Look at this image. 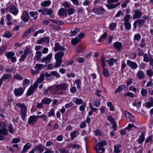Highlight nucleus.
Masks as SVG:
<instances>
[{"label":"nucleus","mask_w":153,"mask_h":153,"mask_svg":"<svg viewBox=\"0 0 153 153\" xmlns=\"http://www.w3.org/2000/svg\"><path fill=\"white\" fill-rule=\"evenodd\" d=\"M58 14L60 16H67L66 9L64 8H61L58 11Z\"/></svg>","instance_id":"412c9836"},{"label":"nucleus","mask_w":153,"mask_h":153,"mask_svg":"<svg viewBox=\"0 0 153 153\" xmlns=\"http://www.w3.org/2000/svg\"><path fill=\"white\" fill-rule=\"evenodd\" d=\"M34 30L33 27H30L28 30H26L24 33L22 37L24 38L27 37L30 33L33 32Z\"/></svg>","instance_id":"393cba45"},{"label":"nucleus","mask_w":153,"mask_h":153,"mask_svg":"<svg viewBox=\"0 0 153 153\" xmlns=\"http://www.w3.org/2000/svg\"><path fill=\"white\" fill-rule=\"evenodd\" d=\"M56 61L55 62V64L54 66V68H57L59 67L62 62V59H56Z\"/></svg>","instance_id":"4c0bfd02"},{"label":"nucleus","mask_w":153,"mask_h":153,"mask_svg":"<svg viewBox=\"0 0 153 153\" xmlns=\"http://www.w3.org/2000/svg\"><path fill=\"white\" fill-rule=\"evenodd\" d=\"M80 30L78 28H75L74 29L71 30V32L72 35H70L69 36H72L76 35L80 31Z\"/></svg>","instance_id":"2f4dec72"},{"label":"nucleus","mask_w":153,"mask_h":153,"mask_svg":"<svg viewBox=\"0 0 153 153\" xmlns=\"http://www.w3.org/2000/svg\"><path fill=\"white\" fill-rule=\"evenodd\" d=\"M42 56L41 52L40 51H37L36 53V56L34 57L35 60H37L39 61L40 60V58Z\"/></svg>","instance_id":"e433bc0d"},{"label":"nucleus","mask_w":153,"mask_h":153,"mask_svg":"<svg viewBox=\"0 0 153 153\" xmlns=\"http://www.w3.org/2000/svg\"><path fill=\"white\" fill-rule=\"evenodd\" d=\"M30 83L29 80L26 79L24 80L23 82L22 85L23 86L26 87L29 85Z\"/></svg>","instance_id":"864d4df0"},{"label":"nucleus","mask_w":153,"mask_h":153,"mask_svg":"<svg viewBox=\"0 0 153 153\" xmlns=\"http://www.w3.org/2000/svg\"><path fill=\"white\" fill-rule=\"evenodd\" d=\"M55 88L56 89L58 90L65 91L67 89L68 86L65 83H62L56 85Z\"/></svg>","instance_id":"6e6552de"},{"label":"nucleus","mask_w":153,"mask_h":153,"mask_svg":"<svg viewBox=\"0 0 153 153\" xmlns=\"http://www.w3.org/2000/svg\"><path fill=\"white\" fill-rule=\"evenodd\" d=\"M92 11L97 14H101L105 12L104 9L102 7H100L98 8H94L92 9Z\"/></svg>","instance_id":"f8f14e48"},{"label":"nucleus","mask_w":153,"mask_h":153,"mask_svg":"<svg viewBox=\"0 0 153 153\" xmlns=\"http://www.w3.org/2000/svg\"><path fill=\"white\" fill-rule=\"evenodd\" d=\"M60 153H69V151L64 148H61L59 149Z\"/></svg>","instance_id":"774afa93"},{"label":"nucleus","mask_w":153,"mask_h":153,"mask_svg":"<svg viewBox=\"0 0 153 153\" xmlns=\"http://www.w3.org/2000/svg\"><path fill=\"white\" fill-rule=\"evenodd\" d=\"M69 147L72 149H74L76 148L77 149H79L80 148V146L78 144H72L69 146Z\"/></svg>","instance_id":"c03bdc74"},{"label":"nucleus","mask_w":153,"mask_h":153,"mask_svg":"<svg viewBox=\"0 0 153 153\" xmlns=\"http://www.w3.org/2000/svg\"><path fill=\"white\" fill-rule=\"evenodd\" d=\"M126 88L125 85H123L119 86L114 91V93L116 94L117 93L122 91H123Z\"/></svg>","instance_id":"bb28decb"},{"label":"nucleus","mask_w":153,"mask_h":153,"mask_svg":"<svg viewBox=\"0 0 153 153\" xmlns=\"http://www.w3.org/2000/svg\"><path fill=\"white\" fill-rule=\"evenodd\" d=\"M141 95L143 97H145L147 95V91L146 89L142 88L141 91Z\"/></svg>","instance_id":"37998d69"},{"label":"nucleus","mask_w":153,"mask_h":153,"mask_svg":"<svg viewBox=\"0 0 153 153\" xmlns=\"http://www.w3.org/2000/svg\"><path fill=\"white\" fill-rule=\"evenodd\" d=\"M125 96H127L130 97H134V95L132 93L128 92L125 94Z\"/></svg>","instance_id":"338daca9"},{"label":"nucleus","mask_w":153,"mask_h":153,"mask_svg":"<svg viewBox=\"0 0 153 153\" xmlns=\"http://www.w3.org/2000/svg\"><path fill=\"white\" fill-rule=\"evenodd\" d=\"M144 133L142 132L140 135L139 138L137 140V142L139 144L142 143L145 140V137L144 136Z\"/></svg>","instance_id":"c85d7f7f"},{"label":"nucleus","mask_w":153,"mask_h":153,"mask_svg":"<svg viewBox=\"0 0 153 153\" xmlns=\"http://www.w3.org/2000/svg\"><path fill=\"white\" fill-rule=\"evenodd\" d=\"M38 87V85L34 83L33 85L31 86L28 89L26 94V96H28L33 94L35 90Z\"/></svg>","instance_id":"39448f33"},{"label":"nucleus","mask_w":153,"mask_h":153,"mask_svg":"<svg viewBox=\"0 0 153 153\" xmlns=\"http://www.w3.org/2000/svg\"><path fill=\"white\" fill-rule=\"evenodd\" d=\"M49 41V38L48 37H44L37 41L38 44H42L43 43H48Z\"/></svg>","instance_id":"a211bd4d"},{"label":"nucleus","mask_w":153,"mask_h":153,"mask_svg":"<svg viewBox=\"0 0 153 153\" xmlns=\"http://www.w3.org/2000/svg\"><path fill=\"white\" fill-rule=\"evenodd\" d=\"M102 73V74L106 77H108L109 76V74L108 71L105 68H103Z\"/></svg>","instance_id":"09e8293b"},{"label":"nucleus","mask_w":153,"mask_h":153,"mask_svg":"<svg viewBox=\"0 0 153 153\" xmlns=\"http://www.w3.org/2000/svg\"><path fill=\"white\" fill-rule=\"evenodd\" d=\"M50 73L51 74V76H55L57 78H59L60 77V74L56 71H51Z\"/></svg>","instance_id":"603ef678"},{"label":"nucleus","mask_w":153,"mask_h":153,"mask_svg":"<svg viewBox=\"0 0 153 153\" xmlns=\"http://www.w3.org/2000/svg\"><path fill=\"white\" fill-rule=\"evenodd\" d=\"M13 78L14 79L19 80H22L23 78L22 76H20L19 74H17L13 76Z\"/></svg>","instance_id":"6e6d98bb"},{"label":"nucleus","mask_w":153,"mask_h":153,"mask_svg":"<svg viewBox=\"0 0 153 153\" xmlns=\"http://www.w3.org/2000/svg\"><path fill=\"white\" fill-rule=\"evenodd\" d=\"M46 65V64L44 65L43 64H36L34 67L35 70H34L32 69L31 70L32 74L34 75L39 73L40 70L45 68Z\"/></svg>","instance_id":"20e7f679"},{"label":"nucleus","mask_w":153,"mask_h":153,"mask_svg":"<svg viewBox=\"0 0 153 153\" xmlns=\"http://www.w3.org/2000/svg\"><path fill=\"white\" fill-rule=\"evenodd\" d=\"M121 145L120 144H117L114 146V152L115 153H119L121 151L120 149Z\"/></svg>","instance_id":"a878e982"},{"label":"nucleus","mask_w":153,"mask_h":153,"mask_svg":"<svg viewBox=\"0 0 153 153\" xmlns=\"http://www.w3.org/2000/svg\"><path fill=\"white\" fill-rule=\"evenodd\" d=\"M86 106V103H83V104L79 107V110L82 111H83Z\"/></svg>","instance_id":"13d9d810"},{"label":"nucleus","mask_w":153,"mask_h":153,"mask_svg":"<svg viewBox=\"0 0 153 153\" xmlns=\"http://www.w3.org/2000/svg\"><path fill=\"white\" fill-rule=\"evenodd\" d=\"M16 106L18 108H20V115L23 120L24 121L27 116V107L24 103L20 102L16 103Z\"/></svg>","instance_id":"f257e3e1"},{"label":"nucleus","mask_w":153,"mask_h":153,"mask_svg":"<svg viewBox=\"0 0 153 153\" xmlns=\"http://www.w3.org/2000/svg\"><path fill=\"white\" fill-rule=\"evenodd\" d=\"M106 144V142L105 140H102L100 142L97 143L96 146L94 147V149L96 152L101 150L103 152H104L105 148L103 146H105Z\"/></svg>","instance_id":"f03ea898"},{"label":"nucleus","mask_w":153,"mask_h":153,"mask_svg":"<svg viewBox=\"0 0 153 153\" xmlns=\"http://www.w3.org/2000/svg\"><path fill=\"white\" fill-rule=\"evenodd\" d=\"M39 119L38 116L33 115L30 116L28 119V123L30 125H33Z\"/></svg>","instance_id":"423d86ee"},{"label":"nucleus","mask_w":153,"mask_h":153,"mask_svg":"<svg viewBox=\"0 0 153 153\" xmlns=\"http://www.w3.org/2000/svg\"><path fill=\"white\" fill-rule=\"evenodd\" d=\"M127 63L129 66L133 69H136L138 67V65L135 62L131 61L130 60L127 61Z\"/></svg>","instance_id":"dca6fc26"},{"label":"nucleus","mask_w":153,"mask_h":153,"mask_svg":"<svg viewBox=\"0 0 153 153\" xmlns=\"http://www.w3.org/2000/svg\"><path fill=\"white\" fill-rule=\"evenodd\" d=\"M31 146V144L29 143H26L24 146L23 150L22 151V153L25 152L26 151L29 149Z\"/></svg>","instance_id":"7c9ffc66"},{"label":"nucleus","mask_w":153,"mask_h":153,"mask_svg":"<svg viewBox=\"0 0 153 153\" xmlns=\"http://www.w3.org/2000/svg\"><path fill=\"white\" fill-rule=\"evenodd\" d=\"M134 14L133 15V18L134 19L136 18H140L142 16V13L140 10L137 9L134 10Z\"/></svg>","instance_id":"f3484780"},{"label":"nucleus","mask_w":153,"mask_h":153,"mask_svg":"<svg viewBox=\"0 0 153 153\" xmlns=\"http://www.w3.org/2000/svg\"><path fill=\"white\" fill-rule=\"evenodd\" d=\"M72 101L76 104L78 105H80L83 102V100L81 99L78 98H74Z\"/></svg>","instance_id":"c756f323"},{"label":"nucleus","mask_w":153,"mask_h":153,"mask_svg":"<svg viewBox=\"0 0 153 153\" xmlns=\"http://www.w3.org/2000/svg\"><path fill=\"white\" fill-rule=\"evenodd\" d=\"M80 41V39L77 38H74L71 40V43L72 45H74L77 44Z\"/></svg>","instance_id":"a19ab883"},{"label":"nucleus","mask_w":153,"mask_h":153,"mask_svg":"<svg viewBox=\"0 0 153 153\" xmlns=\"http://www.w3.org/2000/svg\"><path fill=\"white\" fill-rule=\"evenodd\" d=\"M52 100L47 97H45L42 100V102L43 104H49L52 101Z\"/></svg>","instance_id":"c9c22d12"},{"label":"nucleus","mask_w":153,"mask_h":153,"mask_svg":"<svg viewBox=\"0 0 153 153\" xmlns=\"http://www.w3.org/2000/svg\"><path fill=\"white\" fill-rule=\"evenodd\" d=\"M45 75L44 74H41L40 77L37 78L36 82L34 83H36L38 85V84L42 82L44 80Z\"/></svg>","instance_id":"4be33fe9"},{"label":"nucleus","mask_w":153,"mask_h":153,"mask_svg":"<svg viewBox=\"0 0 153 153\" xmlns=\"http://www.w3.org/2000/svg\"><path fill=\"white\" fill-rule=\"evenodd\" d=\"M30 18L27 12L24 11L21 16V18L24 22H27Z\"/></svg>","instance_id":"4468645a"},{"label":"nucleus","mask_w":153,"mask_h":153,"mask_svg":"<svg viewBox=\"0 0 153 153\" xmlns=\"http://www.w3.org/2000/svg\"><path fill=\"white\" fill-rule=\"evenodd\" d=\"M12 33L9 31H6L4 33L3 36L4 37L8 38H10L12 37Z\"/></svg>","instance_id":"ea45409f"},{"label":"nucleus","mask_w":153,"mask_h":153,"mask_svg":"<svg viewBox=\"0 0 153 153\" xmlns=\"http://www.w3.org/2000/svg\"><path fill=\"white\" fill-rule=\"evenodd\" d=\"M146 73L147 75L149 77L152 76L153 75V71L151 69L147 70L146 71Z\"/></svg>","instance_id":"69168bd1"},{"label":"nucleus","mask_w":153,"mask_h":153,"mask_svg":"<svg viewBox=\"0 0 153 153\" xmlns=\"http://www.w3.org/2000/svg\"><path fill=\"white\" fill-rule=\"evenodd\" d=\"M136 21L138 26H140L141 25L144 23L145 22V21L143 19H138Z\"/></svg>","instance_id":"e2e57ef3"},{"label":"nucleus","mask_w":153,"mask_h":153,"mask_svg":"<svg viewBox=\"0 0 153 153\" xmlns=\"http://www.w3.org/2000/svg\"><path fill=\"white\" fill-rule=\"evenodd\" d=\"M64 51H60L58 52L55 55V58L56 59H62V58L64 56Z\"/></svg>","instance_id":"5701e85b"},{"label":"nucleus","mask_w":153,"mask_h":153,"mask_svg":"<svg viewBox=\"0 0 153 153\" xmlns=\"http://www.w3.org/2000/svg\"><path fill=\"white\" fill-rule=\"evenodd\" d=\"M106 62L110 66H112L113 65L114 62H117V60L115 59L111 58L110 59L107 60Z\"/></svg>","instance_id":"72a5a7b5"},{"label":"nucleus","mask_w":153,"mask_h":153,"mask_svg":"<svg viewBox=\"0 0 153 153\" xmlns=\"http://www.w3.org/2000/svg\"><path fill=\"white\" fill-rule=\"evenodd\" d=\"M143 56V60L145 62H150L153 61L151 55L150 54H144Z\"/></svg>","instance_id":"2eb2a0df"},{"label":"nucleus","mask_w":153,"mask_h":153,"mask_svg":"<svg viewBox=\"0 0 153 153\" xmlns=\"http://www.w3.org/2000/svg\"><path fill=\"white\" fill-rule=\"evenodd\" d=\"M51 4V2L50 1H45L42 2L41 3V5L43 7H46L49 6Z\"/></svg>","instance_id":"79ce46f5"},{"label":"nucleus","mask_w":153,"mask_h":153,"mask_svg":"<svg viewBox=\"0 0 153 153\" xmlns=\"http://www.w3.org/2000/svg\"><path fill=\"white\" fill-rule=\"evenodd\" d=\"M124 26L125 28L127 30H129L131 27V25L129 22H125Z\"/></svg>","instance_id":"5fc2aeb1"},{"label":"nucleus","mask_w":153,"mask_h":153,"mask_svg":"<svg viewBox=\"0 0 153 153\" xmlns=\"http://www.w3.org/2000/svg\"><path fill=\"white\" fill-rule=\"evenodd\" d=\"M114 48L118 51H121L122 47V44L120 42H116L113 44Z\"/></svg>","instance_id":"aec40b11"},{"label":"nucleus","mask_w":153,"mask_h":153,"mask_svg":"<svg viewBox=\"0 0 153 153\" xmlns=\"http://www.w3.org/2000/svg\"><path fill=\"white\" fill-rule=\"evenodd\" d=\"M101 102L100 100L99 99H97L94 100V104L95 106L96 107H99V105H100Z\"/></svg>","instance_id":"bf43d9fd"},{"label":"nucleus","mask_w":153,"mask_h":153,"mask_svg":"<svg viewBox=\"0 0 153 153\" xmlns=\"http://www.w3.org/2000/svg\"><path fill=\"white\" fill-rule=\"evenodd\" d=\"M30 53V49L27 47H26L24 51V53L26 55H27Z\"/></svg>","instance_id":"4d7b16f0"},{"label":"nucleus","mask_w":153,"mask_h":153,"mask_svg":"<svg viewBox=\"0 0 153 153\" xmlns=\"http://www.w3.org/2000/svg\"><path fill=\"white\" fill-rule=\"evenodd\" d=\"M52 55V53H50L46 57H45L42 59L41 60V61L42 62L48 61V62H49L51 59Z\"/></svg>","instance_id":"cd10ccee"},{"label":"nucleus","mask_w":153,"mask_h":153,"mask_svg":"<svg viewBox=\"0 0 153 153\" xmlns=\"http://www.w3.org/2000/svg\"><path fill=\"white\" fill-rule=\"evenodd\" d=\"M137 76L139 79H143L145 77L143 72L141 70H139L137 73Z\"/></svg>","instance_id":"b1692460"},{"label":"nucleus","mask_w":153,"mask_h":153,"mask_svg":"<svg viewBox=\"0 0 153 153\" xmlns=\"http://www.w3.org/2000/svg\"><path fill=\"white\" fill-rule=\"evenodd\" d=\"M66 10L67 13H68V14L69 15H70L73 14L74 13L75 10L74 9L71 8L67 9H66Z\"/></svg>","instance_id":"3c124183"},{"label":"nucleus","mask_w":153,"mask_h":153,"mask_svg":"<svg viewBox=\"0 0 153 153\" xmlns=\"http://www.w3.org/2000/svg\"><path fill=\"white\" fill-rule=\"evenodd\" d=\"M117 24L115 23H112L110 25L109 29L111 30H113L115 28Z\"/></svg>","instance_id":"de8ad7c7"},{"label":"nucleus","mask_w":153,"mask_h":153,"mask_svg":"<svg viewBox=\"0 0 153 153\" xmlns=\"http://www.w3.org/2000/svg\"><path fill=\"white\" fill-rule=\"evenodd\" d=\"M133 127H134V128H136V127L133 124H129L128 125L127 127L125 128V129L128 131H130V129L131 128Z\"/></svg>","instance_id":"680f3d73"},{"label":"nucleus","mask_w":153,"mask_h":153,"mask_svg":"<svg viewBox=\"0 0 153 153\" xmlns=\"http://www.w3.org/2000/svg\"><path fill=\"white\" fill-rule=\"evenodd\" d=\"M79 134V132L77 131H74L71 134V139L73 140L74 138L76 137V136Z\"/></svg>","instance_id":"f704fd0d"},{"label":"nucleus","mask_w":153,"mask_h":153,"mask_svg":"<svg viewBox=\"0 0 153 153\" xmlns=\"http://www.w3.org/2000/svg\"><path fill=\"white\" fill-rule=\"evenodd\" d=\"M25 89L22 87L16 88L14 90V94L16 97L21 96L23 93Z\"/></svg>","instance_id":"0eeeda50"},{"label":"nucleus","mask_w":153,"mask_h":153,"mask_svg":"<svg viewBox=\"0 0 153 153\" xmlns=\"http://www.w3.org/2000/svg\"><path fill=\"white\" fill-rule=\"evenodd\" d=\"M47 14L51 16V18H53V10L51 8L48 9V8H43V15H45Z\"/></svg>","instance_id":"9d476101"},{"label":"nucleus","mask_w":153,"mask_h":153,"mask_svg":"<svg viewBox=\"0 0 153 153\" xmlns=\"http://www.w3.org/2000/svg\"><path fill=\"white\" fill-rule=\"evenodd\" d=\"M10 11L12 13L15 15H16L19 12L18 9L14 5H12L10 6Z\"/></svg>","instance_id":"6ab92c4d"},{"label":"nucleus","mask_w":153,"mask_h":153,"mask_svg":"<svg viewBox=\"0 0 153 153\" xmlns=\"http://www.w3.org/2000/svg\"><path fill=\"white\" fill-rule=\"evenodd\" d=\"M39 118H41L42 120L44 121H47L48 119V117L47 115L43 114L40 116H38Z\"/></svg>","instance_id":"052dcab7"},{"label":"nucleus","mask_w":153,"mask_h":153,"mask_svg":"<svg viewBox=\"0 0 153 153\" xmlns=\"http://www.w3.org/2000/svg\"><path fill=\"white\" fill-rule=\"evenodd\" d=\"M35 151H37L39 153H42L44 149H46V147L43 145L40 144L39 146H36L34 147Z\"/></svg>","instance_id":"9b49d317"},{"label":"nucleus","mask_w":153,"mask_h":153,"mask_svg":"<svg viewBox=\"0 0 153 153\" xmlns=\"http://www.w3.org/2000/svg\"><path fill=\"white\" fill-rule=\"evenodd\" d=\"M107 33L106 32H105L101 36L100 39H99L98 42H99L102 41L105 39Z\"/></svg>","instance_id":"8fccbe9b"},{"label":"nucleus","mask_w":153,"mask_h":153,"mask_svg":"<svg viewBox=\"0 0 153 153\" xmlns=\"http://www.w3.org/2000/svg\"><path fill=\"white\" fill-rule=\"evenodd\" d=\"M84 49V46L82 45H80L76 47V51L77 53H80L83 51Z\"/></svg>","instance_id":"473e14b6"},{"label":"nucleus","mask_w":153,"mask_h":153,"mask_svg":"<svg viewBox=\"0 0 153 153\" xmlns=\"http://www.w3.org/2000/svg\"><path fill=\"white\" fill-rule=\"evenodd\" d=\"M0 127L1 128L0 129V133H2L4 135H7L8 134V132L6 129L5 124L4 123L1 122L0 123Z\"/></svg>","instance_id":"1a4fd4ad"},{"label":"nucleus","mask_w":153,"mask_h":153,"mask_svg":"<svg viewBox=\"0 0 153 153\" xmlns=\"http://www.w3.org/2000/svg\"><path fill=\"white\" fill-rule=\"evenodd\" d=\"M54 110L53 109L50 110L49 111L48 113V116L49 117L53 116L54 114Z\"/></svg>","instance_id":"0e129e2a"},{"label":"nucleus","mask_w":153,"mask_h":153,"mask_svg":"<svg viewBox=\"0 0 153 153\" xmlns=\"http://www.w3.org/2000/svg\"><path fill=\"white\" fill-rule=\"evenodd\" d=\"M119 0H107V2L108 4L106 5V6L109 9H113L117 7L119 5L120 3H118L114 4H112L114 2H117Z\"/></svg>","instance_id":"7ed1b4c3"},{"label":"nucleus","mask_w":153,"mask_h":153,"mask_svg":"<svg viewBox=\"0 0 153 153\" xmlns=\"http://www.w3.org/2000/svg\"><path fill=\"white\" fill-rule=\"evenodd\" d=\"M5 55L8 59H11L15 55V54L13 52H6Z\"/></svg>","instance_id":"58836bf2"},{"label":"nucleus","mask_w":153,"mask_h":153,"mask_svg":"<svg viewBox=\"0 0 153 153\" xmlns=\"http://www.w3.org/2000/svg\"><path fill=\"white\" fill-rule=\"evenodd\" d=\"M7 48V46L5 45L1 47L0 48V55L2 54L5 51Z\"/></svg>","instance_id":"49530a36"},{"label":"nucleus","mask_w":153,"mask_h":153,"mask_svg":"<svg viewBox=\"0 0 153 153\" xmlns=\"http://www.w3.org/2000/svg\"><path fill=\"white\" fill-rule=\"evenodd\" d=\"M12 76L10 74H5L1 77L4 80L8 79L10 78Z\"/></svg>","instance_id":"a18cd8bd"},{"label":"nucleus","mask_w":153,"mask_h":153,"mask_svg":"<svg viewBox=\"0 0 153 153\" xmlns=\"http://www.w3.org/2000/svg\"><path fill=\"white\" fill-rule=\"evenodd\" d=\"M54 50V52L59 51H65V48L63 46L60 45L59 43L57 42L55 44Z\"/></svg>","instance_id":"ddd939ff"}]
</instances>
